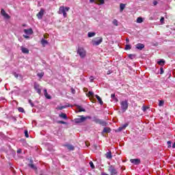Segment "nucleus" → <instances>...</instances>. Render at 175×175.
<instances>
[{"mask_svg":"<svg viewBox=\"0 0 175 175\" xmlns=\"http://www.w3.org/2000/svg\"><path fill=\"white\" fill-rule=\"evenodd\" d=\"M25 33H26L27 35H32V33H33V31H32V29H25L24 30Z\"/></svg>","mask_w":175,"mask_h":175,"instance_id":"4468645a","label":"nucleus"},{"mask_svg":"<svg viewBox=\"0 0 175 175\" xmlns=\"http://www.w3.org/2000/svg\"><path fill=\"white\" fill-rule=\"evenodd\" d=\"M65 147H67L68 150H69V151H73L75 150V146L70 144H66L64 145Z\"/></svg>","mask_w":175,"mask_h":175,"instance_id":"2eb2a0df","label":"nucleus"},{"mask_svg":"<svg viewBox=\"0 0 175 175\" xmlns=\"http://www.w3.org/2000/svg\"><path fill=\"white\" fill-rule=\"evenodd\" d=\"M18 111H20L21 113H24V108L23 107H19L18 109Z\"/></svg>","mask_w":175,"mask_h":175,"instance_id":"4c0bfd02","label":"nucleus"},{"mask_svg":"<svg viewBox=\"0 0 175 175\" xmlns=\"http://www.w3.org/2000/svg\"><path fill=\"white\" fill-rule=\"evenodd\" d=\"M153 5L156 6V5H158V2H157L156 1H153Z\"/></svg>","mask_w":175,"mask_h":175,"instance_id":"8fccbe9b","label":"nucleus"},{"mask_svg":"<svg viewBox=\"0 0 175 175\" xmlns=\"http://www.w3.org/2000/svg\"><path fill=\"white\" fill-rule=\"evenodd\" d=\"M165 104V101L163 100H161L159 101V106L162 107Z\"/></svg>","mask_w":175,"mask_h":175,"instance_id":"473e14b6","label":"nucleus"},{"mask_svg":"<svg viewBox=\"0 0 175 175\" xmlns=\"http://www.w3.org/2000/svg\"><path fill=\"white\" fill-rule=\"evenodd\" d=\"M105 157L107 159H111L113 158V156L111 155V152L109 151L105 154Z\"/></svg>","mask_w":175,"mask_h":175,"instance_id":"f3484780","label":"nucleus"},{"mask_svg":"<svg viewBox=\"0 0 175 175\" xmlns=\"http://www.w3.org/2000/svg\"><path fill=\"white\" fill-rule=\"evenodd\" d=\"M131 45H126L125 50H131Z\"/></svg>","mask_w":175,"mask_h":175,"instance_id":"ea45409f","label":"nucleus"},{"mask_svg":"<svg viewBox=\"0 0 175 175\" xmlns=\"http://www.w3.org/2000/svg\"><path fill=\"white\" fill-rule=\"evenodd\" d=\"M43 14H44V10L41 9L40 12L37 14L38 18L42 20L43 18Z\"/></svg>","mask_w":175,"mask_h":175,"instance_id":"6e6552de","label":"nucleus"},{"mask_svg":"<svg viewBox=\"0 0 175 175\" xmlns=\"http://www.w3.org/2000/svg\"><path fill=\"white\" fill-rule=\"evenodd\" d=\"M148 109H149L148 107H146V106L142 107L143 111H147V110H148Z\"/></svg>","mask_w":175,"mask_h":175,"instance_id":"f704fd0d","label":"nucleus"},{"mask_svg":"<svg viewBox=\"0 0 175 175\" xmlns=\"http://www.w3.org/2000/svg\"><path fill=\"white\" fill-rule=\"evenodd\" d=\"M128 125H129V124H128V123L123 124L122 126L118 128V131L121 132V131H122L123 129H125V128H126V126H128Z\"/></svg>","mask_w":175,"mask_h":175,"instance_id":"dca6fc26","label":"nucleus"},{"mask_svg":"<svg viewBox=\"0 0 175 175\" xmlns=\"http://www.w3.org/2000/svg\"><path fill=\"white\" fill-rule=\"evenodd\" d=\"M143 22V18L142 17H138L137 18V23H138L139 24H142V23Z\"/></svg>","mask_w":175,"mask_h":175,"instance_id":"bb28decb","label":"nucleus"},{"mask_svg":"<svg viewBox=\"0 0 175 175\" xmlns=\"http://www.w3.org/2000/svg\"><path fill=\"white\" fill-rule=\"evenodd\" d=\"M101 175H109V174H106L105 172H102Z\"/></svg>","mask_w":175,"mask_h":175,"instance_id":"6e6d98bb","label":"nucleus"},{"mask_svg":"<svg viewBox=\"0 0 175 175\" xmlns=\"http://www.w3.org/2000/svg\"><path fill=\"white\" fill-rule=\"evenodd\" d=\"M29 167H31V169H33V170H36V167L33 164H29L28 165Z\"/></svg>","mask_w":175,"mask_h":175,"instance_id":"c85d7f7f","label":"nucleus"},{"mask_svg":"<svg viewBox=\"0 0 175 175\" xmlns=\"http://www.w3.org/2000/svg\"><path fill=\"white\" fill-rule=\"evenodd\" d=\"M136 57V55H133V54H130L129 55V58H130L131 59H133V58Z\"/></svg>","mask_w":175,"mask_h":175,"instance_id":"2f4dec72","label":"nucleus"},{"mask_svg":"<svg viewBox=\"0 0 175 175\" xmlns=\"http://www.w3.org/2000/svg\"><path fill=\"white\" fill-rule=\"evenodd\" d=\"M46 93H47V90H46V89H44V94H46Z\"/></svg>","mask_w":175,"mask_h":175,"instance_id":"4d7b16f0","label":"nucleus"},{"mask_svg":"<svg viewBox=\"0 0 175 175\" xmlns=\"http://www.w3.org/2000/svg\"><path fill=\"white\" fill-rule=\"evenodd\" d=\"M111 132V129L109 127H105L103 129V133H110Z\"/></svg>","mask_w":175,"mask_h":175,"instance_id":"6ab92c4d","label":"nucleus"},{"mask_svg":"<svg viewBox=\"0 0 175 175\" xmlns=\"http://www.w3.org/2000/svg\"><path fill=\"white\" fill-rule=\"evenodd\" d=\"M95 35H96V33H95V32H88V38H94V36H95Z\"/></svg>","mask_w":175,"mask_h":175,"instance_id":"412c9836","label":"nucleus"},{"mask_svg":"<svg viewBox=\"0 0 175 175\" xmlns=\"http://www.w3.org/2000/svg\"><path fill=\"white\" fill-rule=\"evenodd\" d=\"M59 116L61 118H64V120H67L68 119V116H66V113H61V114L59 115Z\"/></svg>","mask_w":175,"mask_h":175,"instance_id":"b1692460","label":"nucleus"},{"mask_svg":"<svg viewBox=\"0 0 175 175\" xmlns=\"http://www.w3.org/2000/svg\"><path fill=\"white\" fill-rule=\"evenodd\" d=\"M102 42H103V38L96 37L92 40V46H99Z\"/></svg>","mask_w":175,"mask_h":175,"instance_id":"7ed1b4c3","label":"nucleus"},{"mask_svg":"<svg viewBox=\"0 0 175 175\" xmlns=\"http://www.w3.org/2000/svg\"><path fill=\"white\" fill-rule=\"evenodd\" d=\"M112 24H113V25H115L116 27H118V21H117L116 19H114L112 21Z\"/></svg>","mask_w":175,"mask_h":175,"instance_id":"cd10ccee","label":"nucleus"},{"mask_svg":"<svg viewBox=\"0 0 175 175\" xmlns=\"http://www.w3.org/2000/svg\"><path fill=\"white\" fill-rule=\"evenodd\" d=\"M44 39H47L49 38V35L44 34Z\"/></svg>","mask_w":175,"mask_h":175,"instance_id":"09e8293b","label":"nucleus"},{"mask_svg":"<svg viewBox=\"0 0 175 175\" xmlns=\"http://www.w3.org/2000/svg\"><path fill=\"white\" fill-rule=\"evenodd\" d=\"M90 82L92 83V81H94V77H90Z\"/></svg>","mask_w":175,"mask_h":175,"instance_id":"de8ad7c7","label":"nucleus"},{"mask_svg":"<svg viewBox=\"0 0 175 175\" xmlns=\"http://www.w3.org/2000/svg\"><path fill=\"white\" fill-rule=\"evenodd\" d=\"M108 170L110 172L111 175L117 174V170L113 165L109 166Z\"/></svg>","mask_w":175,"mask_h":175,"instance_id":"0eeeda50","label":"nucleus"},{"mask_svg":"<svg viewBox=\"0 0 175 175\" xmlns=\"http://www.w3.org/2000/svg\"><path fill=\"white\" fill-rule=\"evenodd\" d=\"M163 73V68H161V72H160V74L162 75Z\"/></svg>","mask_w":175,"mask_h":175,"instance_id":"864d4df0","label":"nucleus"},{"mask_svg":"<svg viewBox=\"0 0 175 175\" xmlns=\"http://www.w3.org/2000/svg\"><path fill=\"white\" fill-rule=\"evenodd\" d=\"M87 96H94V92H89L87 94Z\"/></svg>","mask_w":175,"mask_h":175,"instance_id":"c9c22d12","label":"nucleus"},{"mask_svg":"<svg viewBox=\"0 0 175 175\" xmlns=\"http://www.w3.org/2000/svg\"><path fill=\"white\" fill-rule=\"evenodd\" d=\"M66 107V106H62V107H58V109L59 110H62L63 109H65Z\"/></svg>","mask_w":175,"mask_h":175,"instance_id":"79ce46f5","label":"nucleus"},{"mask_svg":"<svg viewBox=\"0 0 175 175\" xmlns=\"http://www.w3.org/2000/svg\"><path fill=\"white\" fill-rule=\"evenodd\" d=\"M159 65H164L165 64V60L161 59L159 62H158Z\"/></svg>","mask_w":175,"mask_h":175,"instance_id":"72a5a7b5","label":"nucleus"},{"mask_svg":"<svg viewBox=\"0 0 175 175\" xmlns=\"http://www.w3.org/2000/svg\"><path fill=\"white\" fill-rule=\"evenodd\" d=\"M120 105H121V109L123 112H125L126 111V110H128V101L126 100L122 101Z\"/></svg>","mask_w":175,"mask_h":175,"instance_id":"423d86ee","label":"nucleus"},{"mask_svg":"<svg viewBox=\"0 0 175 175\" xmlns=\"http://www.w3.org/2000/svg\"><path fill=\"white\" fill-rule=\"evenodd\" d=\"M23 37H25V39H29V36L23 35Z\"/></svg>","mask_w":175,"mask_h":175,"instance_id":"3c124183","label":"nucleus"},{"mask_svg":"<svg viewBox=\"0 0 175 175\" xmlns=\"http://www.w3.org/2000/svg\"><path fill=\"white\" fill-rule=\"evenodd\" d=\"M90 1L95 3H100V5H103L105 3V0H90Z\"/></svg>","mask_w":175,"mask_h":175,"instance_id":"f8f14e48","label":"nucleus"},{"mask_svg":"<svg viewBox=\"0 0 175 175\" xmlns=\"http://www.w3.org/2000/svg\"><path fill=\"white\" fill-rule=\"evenodd\" d=\"M57 124H66V122L60 120L57 122Z\"/></svg>","mask_w":175,"mask_h":175,"instance_id":"a18cd8bd","label":"nucleus"},{"mask_svg":"<svg viewBox=\"0 0 175 175\" xmlns=\"http://www.w3.org/2000/svg\"><path fill=\"white\" fill-rule=\"evenodd\" d=\"M21 149H18V150H17V153H18V154H21Z\"/></svg>","mask_w":175,"mask_h":175,"instance_id":"5fc2aeb1","label":"nucleus"},{"mask_svg":"<svg viewBox=\"0 0 175 175\" xmlns=\"http://www.w3.org/2000/svg\"><path fill=\"white\" fill-rule=\"evenodd\" d=\"M14 77H15L16 79L18 78V74L15 73V74H14Z\"/></svg>","mask_w":175,"mask_h":175,"instance_id":"603ef678","label":"nucleus"},{"mask_svg":"<svg viewBox=\"0 0 175 175\" xmlns=\"http://www.w3.org/2000/svg\"><path fill=\"white\" fill-rule=\"evenodd\" d=\"M29 103L31 105V107H33V103L31 100H29Z\"/></svg>","mask_w":175,"mask_h":175,"instance_id":"c03bdc74","label":"nucleus"},{"mask_svg":"<svg viewBox=\"0 0 175 175\" xmlns=\"http://www.w3.org/2000/svg\"><path fill=\"white\" fill-rule=\"evenodd\" d=\"M37 76H38V77H40V79H42V77H43V76H44V72H39L37 74Z\"/></svg>","mask_w":175,"mask_h":175,"instance_id":"c756f323","label":"nucleus"},{"mask_svg":"<svg viewBox=\"0 0 175 175\" xmlns=\"http://www.w3.org/2000/svg\"><path fill=\"white\" fill-rule=\"evenodd\" d=\"M25 137H29V135H28V131H25Z\"/></svg>","mask_w":175,"mask_h":175,"instance_id":"37998d69","label":"nucleus"},{"mask_svg":"<svg viewBox=\"0 0 175 175\" xmlns=\"http://www.w3.org/2000/svg\"><path fill=\"white\" fill-rule=\"evenodd\" d=\"M77 110L78 111V112H81V111H85V109L83 108L80 105H77Z\"/></svg>","mask_w":175,"mask_h":175,"instance_id":"a211bd4d","label":"nucleus"},{"mask_svg":"<svg viewBox=\"0 0 175 175\" xmlns=\"http://www.w3.org/2000/svg\"><path fill=\"white\" fill-rule=\"evenodd\" d=\"M111 99H113V100H116V102H118V99L117 98H116L115 94H111Z\"/></svg>","mask_w":175,"mask_h":175,"instance_id":"a878e982","label":"nucleus"},{"mask_svg":"<svg viewBox=\"0 0 175 175\" xmlns=\"http://www.w3.org/2000/svg\"><path fill=\"white\" fill-rule=\"evenodd\" d=\"M90 165L92 169H95V165H94V163H92V161L90 162Z\"/></svg>","mask_w":175,"mask_h":175,"instance_id":"e433bc0d","label":"nucleus"},{"mask_svg":"<svg viewBox=\"0 0 175 175\" xmlns=\"http://www.w3.org/2000/svg\"><path fill=\"white\" fill-rule=\"evenodd\" d=\"M144 47V44L139 43L136 45V49L138 50H142Z\"/></svg>","mask_w":175,"mask_h":175,"instance_id":"aec40b11","label":"nucleus"},{"mask_svg":"<svg viewBox=\"0 0 175 175\" xmlns=\"http://www.w3.org/2000/svg\"><path fill=\"white\" fill-rule=\"evenodd\" d=\"M126 43H129V38H126Z\"/></svg>","mask_w":175,"mask_h":175,"instance_id":"13d9d810","label":"nucleus"},{"mask_svg":"<svg viewBox=\"0 0 175 175\" xmlns=\"http://www.w3.org/2000/svg\"><path fill=\"white\" fill-rule=\"evenodd\" d=\"M85 145L88 147V146H90V144H88V142H85Z\"/></svg>","mask_w":175,"mask_h":175,"instance_id":"052dcab7","label":"nucleus"},{"mask_svg":"<svg viewBox=\"0 0 175 175\" xmlns=\"http://www.w3.org/2000/svg\"><path fill=\"white\" fill-rule=\"evenodd\" d=\"M70 8L69 7H65V6H60L59 8V14H63L64 17L66 18L68 17V14L66 12H69V10Z\"/></svg>","mask_w":175,"mask_h":175,"instance_id":"f257e3e1","label":"nucleus"},{"mask_svg":"<svg viewBox=\"0 0 175 175\" xmlns=\"http://www.w3.org/2000/svg\"><path fill=\"white\" fill-rule=\"evenodd\" d=\"M41 44H42L43 47H44V46H46V44H49V42H47V40L42 39L41 40Z\"/></svg>","mask_w":175,"mask_h":175,"instance_id":"5701e85b","label":"nucleus"},{"mask_svg":"<svg viewBox=\"0 0 175 175\" xmlns=\"http://www.w3.org/2000/svg\"><path fill=\"white\" fill-rule=\"evenodd\" d=\"M97 100L99 102L100 105H103V101H102V98L98 95H95Z\"/></svg>","mask_w":175,"mask_h":175,"instance_id":"4be33fe9","label":"nucleus"},{"mask_svg":"<svg viewBox=\"0 0 175 175\" xmlns=\"http://www.w3.org/2000/svg\"><path fill=\"white\" fill-rule=\"evenodd\" d=\"M164 21H165V18L161 17V19H160V22L161 23V24H163Z\"/></svg>","mask_w":175,"mask_h":175,"instance_id":"a19ab883","label":"nucleus"},{"mask_svg":"<svg viewBox=\"0 0 175 175\" xmlns=\"http://www.w3.org/2000/svg\"><path fill=\"white\" fill-rule=\"evenodd\" d=\"M107 75H110V72H107Z\"/></svg>","mask_w":175,"mask_h":175,"instance_id":"680f3d73","label":"nucleus"},{"mask_svg":"<svg viewBox=\"0 0 175 175\" xmlns=\"http://www.w3.org/2000/svg\"><path fill=\"white\" fill-rule=\"evenodd\" d=\"M71 92H72V94H75L76 90H75V89H73V88H71Z\"/></svg>","mask_w":175,"mask_h":175,"instance_id":"49530a36","label":"nucleus"},{"mask_svg":"<svg viewBox=\"0 0 175 175\" xmlns=\"http://www.w3.org/2000/svg\"><path fill=\"white\" fill-rule=\"evenodd\" d=\"M44 95L47 99H51V96L49 95V93H44Z\"/></svg>","mask_w":175,"mask_h":175,"instance_id":"7c9ffc66","label":"nucleus"},{"mask_svg":"<svg viewBox=\"0 0 175 175\" xmlns=\"http://www.w3.org/2000/svg\"><path fill=\"white\" fill-rule=\"evenodd\" d=\"M21 50L23 54H29V50L24 46H21Z\"/></svg>","mask_w":175,"mask_h":175,"instance_id":"ddd939ff","label":"nucleus"},{"mask_svg":"<svg viewBox=\"0 0 175 175\" xmlns=\"http://www.w3.org/2000/svg\"><path fill=\"white\" fill-rule=\"evenodd\" d=\"M1 15L4 17V18H6L7 20H9V18H10V16H9L8 13H6L5 10L1 9Z\"/></svg>","mask_w":175,"mask_h":175,"instance_id":"1a4fd4ad","label":"nucleus"},{"mask_svg":"<svg viewBox=\"0 0 175 175\" xmlns=\"http://www.w3.org/2000/svg\"><path fill=\"white\" fill-rule=\"evenodd\" d=\"M88 118H90V116L84 117L83 116H80L79 118L75 119V121L77 124H80L84 122Z\"/></svg>","mask_w":175,"mask_h":175,"instance_id":"20e7f679","label":"nucleus"},{"mask_svg":"<svg viewBox=\"0 0 175 175\" xmlns=\"http://www.w3.org/2000/svg\"><path fill=\"white\" fill-rule=\"evenodd\" d=\"M130 161L131 162V163H133L134 165H139L140 159H131Z\"/></svg>","mask_w":175,"mask_h":175,"instance_id":"9b49d317","label":"nucleus"},{"mask_svg":"<svg viewBox=\"0 0 175 175\" xmlns=\"http://www.w3.org/2000/svg\"><path fill=\"white\" fill-rule=\"evenodd\" d=\"M172 148H175V142L172 144Z\"/></svg>","mask_w":175,"mask_h":175,"instance_id":"bf43d9fd","label":"nucleus"},{"mask_svg":"<svg viewBox=\"0 0 175 175\" xmlns=\"http://www.w3.org/2000/svg\"><path fill=\"white\" fill-rule=\"evenodd\" d=\"M120 12H124V9H125V4L120 3Z\"/></svg>","mask_w":175,"mask_h":175,"instance_id":"393cba45","label":"nucleus"},{"mask_svg":"<svg viewBox=\"0 0 175 175\" xmlns=\"http://www.w3.org/2000/svg\"><path fill=\"white\" fill-rule=\"evenodd\" d=\"M94 122H96V124H99L100 125H102L103 126H106L107 125V123L100 119H98L97 118H93Z\"/></svg>","mask_w":175,"mask_h":175,"instance_id":"39448f33","label":"nucleus"},{"mask_svg":"<svg viewBox=\"0 0 175 175\" xmlns=\"http://www.w3.org/2000/svg\"><path fill=\"white\" fill-rule=\"evenodd\" d=\"M77 54H79L81 58H85V55H87V51L84 48L79 46L78 47Z\"/></svg>","mask_w":175,"mask_h":175,"instance_id":"f03ea898","label":"nucleus"},{"mask_svg":"<svg viewBox=\"0 0 175 175\" xmlns=\"http://www.w3.org/2000/svg\"><path fill=\"white\" fill-rule=\"evenodd\" d=\"M34 88L37 91V93L40 95L42 94V90H40V85L38 83L34 84Z\"/></svg>","mask_w":175,"mask_h":175,"instance_id":"9d476101","label":"nucleus"},{"mask_svg":"<svg viewBox=\"0 0 175 175\" xmlns=\"http://www.w3.org/2000/svg\"><path fill=\"white\" fill-rule=\"evenodd\" d=\"M167 146H168V148H170V147H172V142L168 141V142H167Z\"/></svg>","mask_w":175,"mask_h":175,"instance_id":"58836bf2","label":"nucleus"}]
</instances>
